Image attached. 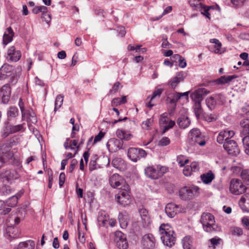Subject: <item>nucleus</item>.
Returning <instances> with one entry per match:
<instances>
[{
    "label": "nucleus",
    "instance_id": "obj_15",
    "mask_svg": "<svg viewBox=\"0 0 249 249\" xmlns=\"http://www.w3.org/2000/svg\"><path fill=\"white\" fill-rule=\"evenodd\" d=\"M116 237L117 246L119 249H127L128 244L125 235L121 231H117L115 233Z\"/></svg>",
    "mask_w": 249,
    "mask_h": 249
},
{
    "label": "nucleus",
    "instance_id": "obj_8",
    "mask_svg": "<svg viewBox=\"0 0 249 249\" xmlns=\"http://www.w3.org/2000/svg\"><path fill=\"white\" fill-rule=\"evenodd\" d=\"M127 155L132 161L136 162L141 158H146L147 153L142 149L131 147L128 150Z\"/></svg>",
    "mask_w": 249,
    "mask_h": 249
},
{
    "label": "nucleus",
    "instance_id": "obj_37",
    "mask_svg": "<svg viewBox=\"0 0 249 249\" xmlns=\"http://www.w3.org/2000/svg\"><path fill=\"white\" fill-rule=\"evenodd\" d=\"M210 42L215 44V50L214 51V52L215 53H220V49L222 46V44L221 42L219 41V40L216 38L211 39L210 40Z\"/></svg>",
    "mask_w": 249,
    "mask_h": 249
},
{
    "label": "nucleus",
    "instance_id": "obj_44",
    "mask_svg": "<svg viewBox=\"0 0 249 249\" xmlns=\"http://www.w3.org/2000/svg\"><path fill=\"white\" fill-rule=\"evenodd\" d=\"M173 57L176 59H178V66L182 68L186 66V62L185 59L178 54H175Z\"/></svg>",
    "mask_w": 249,
    "mask_h": 249
},
{
    "label": "nucleus",
    "instance_id": "obj_22",
    "mask_svg": "<svg viewBox=\"0 0 249 249\" xmlns=\"http://www.w3.org/2000/svg\"><path fill=\"white\" fill-rule=\"evenodd\" d=\"M14 35V33L11 27H9L6 29L3 36V44L7 45L10 42Z\"/></svg>",
    "mask_w": 249,
    "mask_h": 249
},
{
    "label": "nucleus",
    "instance_id": "obj_16",
    "mask_svg": "<svg viewBox=\"0 0 249 249\" xmlns=\"http://www.w3.org/2000/svg\"><path fill=\"white\" fill-rule=\"evenodd\" d=\"M11 92V87L9 84L4 85L0 89V96L3 103L6 104L9 101Z\"/></svg>",
    "mask_w": 249,
    "mask_h": 249
},
{
    "label": "nucleus",
    "instance_id": "obj_7",
    "mask_svg": "<svg viewBox=\"0 0 249 249\" xmlns=\"http://www.w3.org/2000/svg\"><path fill=\"white\" fill-rule=\"evenodd\" d=\"M247 189L241 180L232 178L230 182V191L232 194L238 195L244 193Z\"/></svg>",
    "mask_w": 249,
    "mask_h": 249
},
{
    "label": "nucleus",
    "instance_id": "obj_42",
    "mask_svg": "<svg viewBox=\"0 0 249 249\" xmlns=\"http://www.w3.org/2000/svg\"><path fill=\"white\" fill-rule=\"evenodd\" d=\"M230 232L233 235L241 236L243 234V231L242 228L238 227H231L230 229Z\"/></svg>",
    "mask_w": 249,
    "mask_h": 249
},
{
    "label": "nucleus",
    "instance_id": "obj_58",
    "mask_svg": "<svg viewBox=\"0 0 249 249\" xmlns=\"http://www.w3.org/2000/svg\"><path fill=\"white\" fill-rule=\"evenodd\" d=\"M189 91L185 92L184 93L177 92L175 94V98L176 100H178L181 97L184 96L186 99L189 98Z\"/></svg>",
    "mask_w": 249,
    "mask_h": 249
},
{
    "label": "nucleus",
    "instance_id": "obj_36",
    "mask_svg": "<svg viewBox=\"0 0 249 249\" xmlns=\"http://www.w3.org/2000/svg\"><path fill=\"white\" fill-rule=\"evenodd\" d=\"M64 100V96L62 94L58 95L55 101V107L54 110L56 111L57 109L61 107L62 106Z\"/></svg>",
    "mask_w": 249,
    "mask_h": 249
},
{
    "label": "nucleus",
    "instance_id": "obj_46",
    "mask_svg": "<svg viewBox=\"0 0 249 249\" xmlns=\"http://www.w3.org/2000/svg\"><path fill=\"white\" fill-rule=\"evenodd\" d=\"M177 161L180 166L182 167L188 162L189 160L183 155H179L177 157Z\"/></svg>",
    "mask_w": 249,
    "mask_h": 249
},
{
    "label": "nucleus",
    "instance_id": "obj_26",
    "mask_svg": "<svg viewBox=\"0 0 249 249\" xmlns=\"http://www.w3.org/2000/svg\"><path fill=\"white\" fill-rule=\"evenodd\" d=\"M6 236L10 238H16L18 237V232L17 228L8 226L6 229Z\"/></svg>",
    "mask_w": 249,
    "mask_h": 249
},
{
    "label": "nucleus",
    "instance_id": "obj_9",
    "mask_svg": "<svg viewBox=\"0 0 249 249\" xmlns=\"http://www.w3.org/2000/svg\"><path fill=\"white\" fill-rule=\"evenodd\" d=\"M120 192L116 195L115 197L117 202L124 206L128 205L130 203L131 199L129 191L121 189Z\"/></svg>",
    "mask_w": 249,
    "mask_h": 249
},
{
    "label": "nucleus",
    "instance_id": "obj_29",
    "mask_svg": "<svg viewBox=\"0 0 249 249\" xmlns=\"http://www.w3.org/2000/svg\"><path fill=\"white\" fill-rule=\"evenodd\" d=\"M200 178L203 182L209 184L214 178V175L211 171H209L208 173L201 175Z\"/></svg>",
    "mask_w": 249,
    "mask_h": 249
},
{
    "label": "nucleus",
    "instance_id": "obj_5",
    "mask_svg": "<svg viewBox=\"0 0 249 249\" xmlns=\"http://www.w3.org/2000/svg\"><path fill=\"white\" fill-rule=\"evenodd\" d=\"M199 189L196 186H185L179 189L178 195L182 200H190L197 195Z\"/></svg>",
    "mask_w": 249,
    "mask_h": 249
},
{
    "label": "nucleus",
    "instance_id": "obj_60",
    "mask_svg": "<svg viewBox=\"0 0 249 249\" xmlns=\"http://www.w3.org/2000/svg\"><path fill=\"white\" fill-rule=\"evenodd\" d=\"M192 172V169H191V168H190V167L189 165L184 167V168L183 170V173L185 176H190Z\"/></svg>",
    "mask_w": 249,
    "mask_h": 249
},
{
    "label": "nucleus",
    "instance_id": "obj_13",
    "mask_svg": "<svg viewBox=\"0 0 249 249\" xmlns=\"http://www.w3.org/2000/svg\"><path fill=\"white\" fill-rule=\"evenodd\" d=\"M223 147L227 151L229 154L237 155L240 153V150L238 147L235 141L233 140H229L225 142L223 144Z\"/></svg>",
    "mask_w": 249,
    "mask_h": 249
},
{
    "label": "nucleus",
    "instance_id": "obj_51",
    "mask_svg": "<svg viewBox=\"0 0 249 249\" xmlns=\"http://www.w3.org/2000/svg\"><path fill=\"white\" fill-rule=\"evenodd\" d=\"M153 122V119L152 118L147 119L146 121H143L142 123V127L143 129L145 130L149 129L150 126L151 125Z\"/></svg>",
    "mask_w": 249,
    "mask_h": 249
},
{
    "label": "nucleus",
    "instance_id": "obj_33",
    "mask_svg": "<svg viewBox=\"0 0 249 249\" xmlns=\"http://www.w3.org/2000/svg\"><path fill=\"white\" fill-rule=\"evenodd\" d=\"M124 164V160L120 158H115L113 159L112 161V166L119 170H121L123 168Z\"/></svg>",
    "mask_w": 249,
    "mask_h": 249
},
{
    "label": "nucleus",
    "instance_id": "obj_25",
    "mask_svg": "<svg viewBox=\"0 0 249 249\" xmlns=\"http://www.w3.org/2000/svg\"><path fill=\"white\" fill-rule=\"evenodd\" d=\"M191 121L189 118L185 116H180L178 120L177 124L179 126L182 128H185L189 126Z\"/></svg>",
    "mask_w": 249,
    "mask_h": 249
},
{
    "label": "nucleus",
    "instance_id": "obj_55",
    "mask_svg": "<svg viewBox=\"0 0 249 249\" xmlns=\"http://www.w3.org/2000/svg\"><path fill=\"white\" fill-rule=\"evenodd\" d=\"M118 219L120 222L121 227L122 228H125L127 226V222L125 220L122 213H120L118 215Z\"/></svg>",
    "mask_w": 249,
    "mask_h": 249
},
{
    "label": "nucleus",
    "instance_id": "obj_64",
    "mask_svg": "<svg viewBox=\"0 0 249 249\" xmlns=\"http://www.w3.org/2000/svg\"><path fill=\"white\" fill-rule=\"evenodd\" d=\"M120 83L119 82H116L112 87V88L110 89L109 92L110 93H116L118 91Z\"/></svg>",
    "mask_w": 249,
    "mask_h": 249
},
{
    "label": "nucleus",
    "instance_id": "obj_31",
    "mask_svg": "<svg viewBox=\"0 0 249 249\" xmlns=\"http://www.w3.org/2000/svg\"><path fill=\"white\" fill-rule=\"evenodd\" d=\"M196 7L201 11V14L209 19H210V14L209 13V11L212 8L211 6H207L199 3V4H197Z\"/></svg>",
    "mask_w": 249,
    "mask_h": 249
},
{
    "label": "nucleus",
    "instance_id": "obj_35",
    "mask_svg": "<svg viewBox=\"0 0 249 249\" xmlns=\"http://www.w3.org/2000/svg\"><path fill=\"white\" fill-rule=\"evenodd\" d=\"M194 111L197 119L199 118L203 112L201 102L194 103Z\"/></svg>",
    "mask_w": 249,
    "mask_h": 249
},
{
    "label": "nucleus",
    "instance_id": "obj_19",
    "mask_svg": "<svg viewBox=\"0 0 249 249\" xmlns=\"http://www.w3.org/2000/svg\"><path fill=\"white\" fill-rule=\"evenodd\" d=\"M178 209V205L173 203H170L166 205L165 212L169 217L173 218L179 212Z\"/></svg>",
    "mask_w": 249,
    "mask_h": 249
},
{
    "label": "nucleus",
    "instance_id": "obj_11",
    "mask_svg": "<svg viewBox=\"0 0 249 249\" xmlns=\"http://www.w3.org/2000/svg\"><path fill=\"white\" fill-rule=\"evenodd\" d=\"M142 244L143 249H154L156 240L153 235L151 233L145 234L142 238Z\"/></svg>",
    "mask_w": 249,
    "mask_h": 249
},
{
    "label": "nucleus",
    "instance_id": "obj_21",
    "mask_svg": "<svg viewBox=\"0 0 249 249\" xmlns=\"http://www.w3.org/2000/svg\"><path fill=\"white\" fill-rule=\"evenodd\" d=\"M238 76L236 75H224L215 80L213 81V82L216 85H224L230 83L233 79L236 78Z\"/></svg>",
    "mask_w": 249,
    "mask_h": 249
},
{
    "label": "nucleus",
    "instance_id": "obj_10",
    "mask_svg": "<svg viewBox=\"0 0 249 249\" xmlns=\"http://www.w3.org/2000/svg\"><path fill=\"white\" fill-rule=\"evenodd\" d=\"M159 124L160 127L163 128V132H165L173 127L175 124V122L174 121L169 120L167 113H164L160 116Z\"/></svg>",
    "mask_w": 249,
    "mask_h": 249
},
{
    "label": "nucleus",
    "instance_id": "obj_57",
    "mask_svg": "<svg viewBox=\"0 0 249 249\" xmlns=\"http://www.w3.org/2000/svg\"><path fill=\"white\" fill-rule=\"evenodd\" d=\"M141 219L142 226L145 228H147L151 223V219L149 215L142 217Z\"/></svg>",
    "mask_w": 249,
    "mask_h": 249
},
{
    "label": "nucleus",
    "instance_id": "obj_12",
    "mask_svg": "<svg viewBox=\"0 0 249 249\" xmlns=\"http://www.w3.org/2000/svg\"><path fill=\"white\" fill-rule=\"evenodd\" d=\"M24 124L18 125H12L8 123L4 129L2 134L3 138H6L10 134L16 133L20 131L24 130Z\"/></svg>",
    "mask_w": 249,
    "mask_h": 249
},
{
    "label": "nucleus",
    "instance_id": "obj_1",
    "mask_svg": "<svg viewBox=\"0 0 249 249\" xmlns=\"http://www.w3.org/2000/svg\"><path fill=\"white\" fill-rule=\"evenodd\" d=\"M21 71L20 67H18L15 70L12 66L4 64L0 69V80H4L8 77H10V83L15 85L19 77Z\"/></svg>",
    "mask_w": 249,
    "mask_h": 249
},
{
    "label": "nucleus",
    "instance_id": "obj_62",
    "mask_svg": "<svg viewBox=\"0 0 249 249\" xmlns=\"http://www.w3.org/2000/svg\"><path fill=\"white\" fill-rule=\"evenodd\" d=\"M66 176L64 173H61L59 178V184L60 187H62L65 181Z\"/></svg>",
    "mask_w": 249,
    "mask_h": 249
},
{
    "label": "nucleus",
    "instance_id": "obj_56",
    "mask_svg": "<svg viewBox=\"0 0 249 249\" xmlns=\"http://www.w3.org/2000/svg\"><path fill=\"white\" fill-rule=\"evenodd\" d=\"M170 143V139L167 137H163L159 142V145L161 146H165L169 145Z\"/></svg>",
    "mask_w": 249,
    "mask_h": 249
},
{
    "label": "nucleus",
    "instance_id": "obj_40",
    "mask_svg": "<svg viewBox=\"0 0 249 249\" xmlns=\"http://www.w3.org/2000/svg\"><path fill=\"white\" fill-rule=\"evenodd\" d=\"M213 97L214 98V100H216L217 105H223L226 102L225 97L222 94H215Z\"/></svg>",
    "mask_w": 249,
    "mask_h": 249
},
{
    "label": "nucleus",
    "instance_id": "obj_27",
    "mask_svg": "<svg viewBox=\"0 0 249 249\" xmlns=\"http://www.w3.org/2000/svg\"><path fill=\"white\" fill-rule=\"evenodd\" d=\"M109 219L108 215L105 211H100L97 217V221L99 225L101 226H104Z\"/></svg>",
    "mask_w": 249,
    "mask_h": 249
},
{
    "label": "nucleus",
    "instance_id": "obj_14",
    "mask_svg": "<svg viewBox=\"0 0 249 249\" xmlns=\"http://www.w3.org/2000/svg\"><path fill=\"white\" fill-rule=\"evenodd\" d=\"M209 92L205 88H200L196 90L191 94V98L194 103L201 102L205 95Z\"/></svg>",
    "mask_w": 249,
    "mask_h": 249
},
{
    "label": "nucleus",
    "instance_id": "obj_28",
    "mask_svg": "<svg viewBox=\"0 0 249 249\" xmlns=\"http://www.w3.org/2000/svg\"><path fill=\"white\" fill-rule=\"evenodd\" d=\"M19 111L16 107H11L7 110L8 120L10 121L18 115Z\"/></svg>",
    "mask_w": 249,
    "mask_h": 249
},
{
    "label": "nucleus",
    "instance_id": "obj_61",
    "mask_svg": "<svg viewBox=\"0 0 249 249\" xmlns=\"http://www.w3.org/2000/svg\"><path fill=\"white\" fill-rule=\"evenodd\" d=\"M242 223L246 229L249 230V218L247 217H243Z\"/></svg>",
    "mask_w": 249,
    "mask_h": 249
},
{
    "label": "nucleus",
    "instance_id": "obj_23",
    "mask_svg": "<svg viewBox=\"0 0 249 249\" xmlns=\"http://www.w3.org/2000/svg\"><path fill=\"white\" fill-rule=\"evenodd\" d=\"M23 194V191L20 190L16 195L12 196L9 198L7 201V205L10 207L15 206L18 201V199L20 198Z\"/></svg>",
    "mask_w": 249,
    "mask_h": 249
},
{
    "label": "nucleus",
    "instance_id": "obj_63",
    "mask_svg": "<svg viewBox=\"0 0 249 249\" xmlns=\"http://www.w3.org/2000/svg\"><path fill=\"white\" fill-rule=\"evenodd\" d=\"M78 162L76 159H72L71 161V164L69 167V172L70 173H72L76 165H77Z\"/></svg>",
    "mask_w": 249,
    "mask_h": 249
},
{
    "label": "nucleus",
    "instance_id": "obj_6",
    "mask_svg": "<svg viewBox=\"0 0 249 249\" xmlns=\"http://www.w3.org/2000/svg\"><path fill=\"white\" fill-rule=\"evenodd\" d=\"M110 185L114 188L123 189L124 190H129V186L126 182L124 178L118 174H114L109 178Z\"/></svg>",
    "mask_w": 249,
    "mask_h": 249
},
{
    "label": "nucleus",
    "instance_id": "obj_18",
    "mask_svg": "<svg viewBox=\"0 0 249 249\" xmlns=\"http://www.w3.org/2000/svg\"><path fill=\"white\" fill-rule=\"evenodd\" d=\"M21 56L20 51L16 50L14 46L11 47L7 51V58L12 61L17 62L20 59Z\"/></svg>",
    "mask_w": 249,
    "mask_h": 249
},
{
    "label": "nucleus",
    "instance_id": "obj_38",
    "mask_svg": "<svg viewBox=\"0 0 249 249\" xmlns=\"http://www.w3.org/2000/svg\"><path fill=\"white\" fill-rule=\"evenodd\" d=\"M240 125L243 127V132L245 134H249V119H243L240 122Z\"/></svg>",
    "mask_w": 249,
    "mask_h": 249
},
{
    "label": "nucleus",
    "instance_id": "obj_47",
    "mask_svg": "<svg viewBox=\"0 0 249 249\" xmlns=\"http://www.w3.org/2000/svg\"><path fill=\"white\" fill-rule=\"evenodd\" d=\"M242 142L245 148V152L249 155V136L244 137L242 139Z\"/></svg>",
    "mask_w": 249,
    "mask_h": 249
},
{
    "label": "nucleus",
    "instance_id": "obj_41",
    "mask_svg": "<svg viewBox=\"0 0 249 249\" xmlns=\"http://www.w3.org/2000/svg\"><path fill=\"white\" fill-rule=\"evenodd\" d=\"M241 203L245 204L246 211H249V193H247L243 196L240 198Z\"/></svg>",
    "mask_w": 249,
    "mask_h": 249
},
{
    "label": "nucleus",
    "instance_id": "obj_20",
    "mask_svg": "<svg viewBox=\"0 0 249 249\" xmlns=\"http://www.w3.org/2000/svg\"><path fill=\"white\" fill-rule=\"evenodd\" d=\"M145 174L149 178L157 179L161 176V173L152 166H149L145 169Z\"/></svg>",
    "mask_w": 249,
    "mask_h": 249
},
{
    "label": "nucleus",
    "instance_id": "obj_39",
    "mask_svg": "<svg viewBox=\"0 0 249 249\" xmlns=\"http://www.w3.org/2000/svg\"><path fill=\"white\" fill-rule=\"evenodd\" d=\"M111 144H114L116 146V149H120L122 148L123 141L118 139L110 140L107 143V146H109Z\"/></svg>",
    "mask_w": 249,
    "mask_h": 249
},
{
    "label": "nucleus",
    "instance_id": "obj_59",
    "mask_svg": "<svg viewBox=\"0 0 249 249\" xmlns=\"http://www.w3.org/2000/svg\"><path fill=\"white\" fill-rule=\"evenodd\" d=\"M18 106L20 107L21 114H22V118L23 119V118L25 117V109H24V104L23 102L22 99L20 98L19 99V102H18Z\"/></svg>",
    "mask_w": 249,
    "mask_h": 249
},
{
    "label": "nucleus",
    "instance_id": "obj_53",
    "mask_svg": "<svg viewBox=\"0 0 249 249\" xmlns=\"http://www.w3.org/2000/svg\"><path fill=\"white\" fill-rule=\"evenodd\" d=\"M241 177L243 180L248 184L249 183V170H244L242 171Z\"/></svg>",
    "mask_w": 249,
    "mask_h": 249
},
{
    "label": "nucleus",
    "instance_id": "obj_30",
    "mask_svg": "<svg viewBox=\"0 0 249 249\" xmlns=\"http://www.w3.org/2000/svg\"><path fill=\"white\" fill-rule=\"evenodd\" d=\"M35 244L34 241L28 240L19 243L18 249H34Z\"/></svg>",
    "mask_w": 249,
    "mask_h": 249
},
{
    "label": "nucleus",
    "instance_id": "obj_32",
    "mask_svg": "<svg viewBox=\"0 0 249 249\" xmlns=\"http://www.w3.org/2000/svg\"><path fill=\"white\" fill-rule=\"evenodd\" d=\"M184 249H194L192 245V240L190 236H185L182 240Z\"/></svg>",
    "mask_w": 249,
    "mask_h": 249
},
{
    "label": "nucleus",
    "instance_id": "obj_50",
    "mask_svg": "<svg viewBox=\"0 0 249 249\" xmlns=\"http://www.w3.org/2000/svg\"><path fill=\"white\" fill-rule=\"evenodd\" d=\"M217 116L214 114H207L205 115L204 116V119L205 121L208 122H212L215 121L217 120Z\"/></svg>",
    "mask_w": 249,
    "mask_h": 249
},
{
    "label": "nucleus",
    "instance_id": "obj_43",
    "mask_svg": "<svg viewBox=\"0 0 249 249\" xmlns=\"http://www.w3.org/2000/svg\"><path fill=\"white\" fill-rule=\"evenodd\" d=\"M6 205L3 201L0 200V214H6L11 211L10 208H6Z\"/></svg>",
    "mask_w": 249,
    "mask_h": 249
},
{
    "label": "nucleus",
    "instance_id": "obj_3",
    "mask_svg": "<svg viewBox=\"0 0 249 249\" xmlns=\"http://www.w3.org/2000/svg\"><path fill=\"white\" fill-rule=\"evenodd\" d=\"M200 222L203 229L208 232H217L221 231V228L216 225L214 216L210 213H203Z\"/></svg>",
    "mask_w": 249,
    "mask_h": 249
},
{
    "label": "nucleus",
    "instance_id": "obj_17",
    "mask_svg": "<svg viewBox=\"0 0 249 249\" xmlns=\"http://www.w3.org/2000/svg\"><path fill=\"white\" fill-rule=\"evenodd\" d=\"M186 76V73L185 72L182 71L178 72L173 79L169 81L168 84L171 86L172 89H174L178 83L183 81Z\"/></svg>",
    "mask_w": 249,
    "mask_h": 249
},
{
    "label": "nucleus",
    "instance_id": "obj_24",
    "mask_svg": "<svg viewBox=\"0 0 249 249\" xmlns=\"http://www.w3.org/2000/svg\"><path fill=\"white\" fill-rule=\"evenodd\" d=\"M14 171L7 170L1 173L0 177L3 183H9L14 179Z\"/></svg>",
    "mask_w": 249,
    "mask_h": 249
},
{
    "label": "nucleus",
    "instance_id": "obj_48",
    "mask_svg": "<svg viewBox=\"0 0 249 249\" xmlns=\"http://www.w3.org/2000/svg\"><path fill=\"white\" fill-rule=\"evenodd\" d=\"M19 143V137L15 135L8 140V144L9 147H12Z\"/></svg>",
    "mask_w": 249,
    "mask_h": 249
},
{
    "label": "nucleus",
    "instance_id": "obj_45",
    "mask_svg": "<svg viewBox=\"0 0 249 249\" xmlns=\"http://www.w3.org/2000/svg\"><path fill=\"white\" fill-rule=\"evenodd\" d=\"M12 190L9 186L3 185L0 189V194L2 196H7L12 193Z\"/></svg>",
    "mask_w": 249,
    "mask_h": 249
},
{
    "label": "nucleus",
    "instance_id": "obj_4",
    "mask_svg": "<svg viewBox=\"0 0 249 249\" xmlns=\"http://www.w3.org/2000/svg\"><path fill=\"white\" fill-rule=\"evenodd\" d=\"M188 143L191 146L198 144L203 146L206 144L204 136L198 128L191 129L188 134Z\"/></svg>",
    "mask_w": 249,
    "mask_h": 249
},
{
    "label": "nucleus",
    "instance_id": "obj_34",
    "mask_svg": "<svg viewBox=\"0 0 249 249\" xmlns=\"http://www.w3.org/2000/svg\"><path fill=\"white\" fill-rule=\"evenodd\" d=\"M205 102L207 107L211 110H213L217 105L216 101L214 100V98L213 96H211L206 98Z\"/></svg>",
    "mask_w": 249,
    "mask_h": 249
},
{
    "label": "nucleus",
    "instance_id": "obj_2",
    "mask_svg": "<svg viewBox=\"0 0 249 249\" xmlns=\"http://www.w3.org/2000/svg\"><path fill=\"white\" fill-rule=\"evenodd\" d=\"M160 231L161 234L160 238L165 246L171 248L175 244V234L169 225L161 224L160 227Z\"/></svg>",
    "mask_w": 249,
    "mask_h": 249
},
{
    "label": "nucleus",
    "instance_id": "obj_49",
    "mask_svg": "<svg viewBox=\"0 0 249 249\" xmlns=\"http://www.w3.org/2000/svg\"><path fill=\"white\" fill-rule=\"evenodd\" d=\"M33 13L35 14H37L40 12L44 13L47 12V7L45 6H36L33 9Z\"/></svg>",
    "mask_w": 249,
    "mask_h": 249
},
{
    "label": "nucleus",
    "instance_id": "obj_54",
    "mask_svg": "<svg viewBox=\"0 0 249 249\" xmlns=\"http://www.w3.org/2000/svg\"><path fill=\"white\" fill-rule=\"evenodd\" d=\"M41 18L44 19L47 24L50 25L52 19L51 15L50 13H48V11L44 12L42 14Z\"/></svg>",
    "mask_w": 249,
    "mask_h": 249
},
{
    "label": "nucleus",
    "instance_id": "obj_52",
    "mask_svg": "<svg viewBox=\"0 0 249 249\" xmlns=\"http://www.w3.org/2000/svg\"><path fill=\"white\" fill-rule=\"evenodd\" d=\"M211 245L215 248L216 246H218L220 242L222 241V239L218 237H214L210 240Z\"/></svg>",
    "mask_w": 249,
    "mask_h": 249
}]
</instances>
